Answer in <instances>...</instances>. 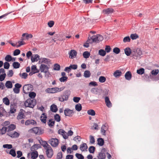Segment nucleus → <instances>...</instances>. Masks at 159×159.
Masks as SVG:
<instances>
[{
    "label": "nucleus",
    "mask_w": 159,
    "mask_h": 159,
    "mask_svg": "<svg viewBox=\"0 0 159 159\" xmlns=\"http://www.w3.org/2000/svg\"><path fill=\"white\" fill-rule=\"evenodd\" d=\"M69 58H70L73 59L75 57L77 54V52L74 50H71L69 53Z\"/></svg>",
    "instance_id": "obj_16"
},
{
    "label": "nucleus",
    "mask_w": 159,
    "mask_h": 159,
    "mask_svg": "<svg viewBox=\"0 0 159 159\" xmlns=\"http://www.w3.org/2000/svg\"><path fill=\"white\" fill-rule=\"evenodd\" d=\"M88 148V147L86 143H83L80 146V149L82 151H84Z\"/></svg>",
    "instance_id": "obj_27"
},
{
    "label": "nucleus",
    "mask_w": 159,
    "mask_h": 159,
    "mask_svg": "<svg viewBox=\"0 0 159 159\" xmlns=\"http://www.w3.org/2000/svg\"><path fill=\"white\" fill-rule=\"evenodd\" d=\"M58 133L62 135L63 138H64V134H65L66 131L63 129H60L58 131Z\"/></svg>",
    "instance_id": "obj_48"
},
{
    "label": "nucleus",
    "mask_w": 159,
    "mask_h": 159,
    "mask_svg": "<svg viewBox=\"0 0 159 159\" xmlns=\"http://www.w3.org/2000/svg\"><path fill=\"white\" fill-rule=\"evenodd\" d=\"M130 39L129 36L125 37L123 40L124 43L129 42L130 41Z\"/></svg>",
    "instance_id": "obj_60"
},
{
    "label": "nucleus",
    "mask_w": 159,
    "mask_h": 159,
    "mask_svg": "<svg viewBox=\"0 0 159 159\" xmlns=\"http://www.w3.org/2000/svg\"><path fill=\"white\" fill-rule=\"evenodd\" d=\"M31 157L32 159H35L38 156V152L36 151L34 152H32L31 154Z\"/></svg>",
    "instance_id": "obj_28"
},
{
    "label": "nucleus",
    "mask_w": 159,
    "mask_h": 159,
    "mask_svg": "<svg viewBox=\"0 0 159 159\" xmlns=\"http://www.w3.org/2000/svg\"><path fill=\"white\" fill-rule=\"evenodd\" d=\"M5 86L7 89H11L12 87V83L10 81H7L5 83Z\"/></svg>",
    "instance_id": "obj_23"
},
{
    "label": "nucleus",
    "mask_w": 159,
    "mask_h": 159,
    "mask_svg": "<svg viewBox=\"0 0 159 159\" xmlns=\"http://www.w3.org/2000/svg\"><path fill=\"white\" fill-rule=\"evenodd\" d=\"M49 68V67L47 65L42 64L40 66L39 70L41 72L46 73L48 72H48Z\"/></svg>",
    "instance_id": "obj_9"
},
{
    "label": "nucleus",
    "mask_w": 159,
    "mask_h": 159,
    "mask_svg": "<svg viewBox=\"0 0 159 159\" xmlns=\"http://www.w3.org/2000/svg\"><path fill=\"white\" fill-rule=\"evenodd\" d=\"M40 145L39 144H35L31 147V150L32 151H34L38 149Z\"/></svg>",
    "instance_id": "obj_30"
},
{
    "label": "nucleus",
    "mask_w": 159,
    "mask_h": 159,
    "mask_svg": "<svg viewBox=\"0 0 159 159\" xmlns=\"http://www.w3.org/2000/svg\"><path fill=\"white\" fill-rule=\"evenodd\" d=\"M62 152H60L57 153L56 159H62Z\"/></svg>",
    "instance_id": "obj_63"
},
{
    "label": "nucleus",
    "mask_w": 159,
    "mask_h": 159,
    "mask_svg": "<svg viewBox=\"0 0 159 159\" xmlns=\"http://www.w3.org/2000/svg\"><path fill=\"white\" fill-rule=\"evenodd\" d=\"M32 90V85L29 84L24 85L23 88V92L25 94L29 93L31 92Z\"/></svg>",
    "instance_id": "obj_6"
},
{
    "label": "nucleus",
    "mask_w": 159,
    "mask_h": 159,
    "mask_svg": "<svg viewBox=\"0 0 159 159\" xmlns=\"http://www.w3.org/2000/svg\"><path fill=\"white\" fill-rule=\"evenodd\" d=\"M91 75V73L89 70H86L84 72V75L86 78L89 77Z\"/></svg>",
    "instance_id": "obj_38"
},
{
    "label": "nucleus",
    "mask_w": 159,
    "mask_h": 159,
    "mask_svg": "<svg viewBox=\"0 0 159 159\" xmlns=\"http://www.w3.org/2000/svg\"><path fill=\"white\" fill-rule=\"evenodd\" d=\"M159 73V70H153L152 71L151 73L152 75L155 76L156 75H157Z\"/></svg>",
    "instance_id": "obj_52"
},
{
    "label": "nucleus",
    "mask_w": 159,
    "mask_h": 159,
    "mask_svg": "<svg viewBox=\"0 0 159 159\" xmlns=\"http://www.w3.org/2000/svg\"><path fill=\"white\" fill-rule=\"evenodd\" d=\"M125 76L127 80H130L132 77L130 71H128L125 73Z\"/></svg>",
    "instance_id": "obj_22"
},
{
    "label": "nucleus",
    "mask_w": 159,
    "mask_h": 159,
    "mask_svg": "<svg viewBox=\"0 0 159 159\" xmlns=\"http://www.w3.org/2000/svg\"><path fill=\"white\" fill-rule=\"evenodd\" d=\"M41 60H42V63L48 64L49 62V60L46 58H44Z\"/></svg>",
    "instance_id": "obj_56"
},
{
    "label": "nucleus",
    "mask_w": 159,
    "mask_h": 159,
    "mask_svg": "<svg viewBox=\"0 0 159 159\" xmlns=\"http://www.w3.org/2000/svg\"><path fill=\"white\" fill-rule=\"evenodd\" d=\"M125 53L127 56H129L131 53V50L129 47L126 48L124 49Z\"/></svg>",
    "instance_id": "obj_25"
},
{
    "label": "nucleus",
    "mask_w": 159,
    "mask_h": 159,
    "mask_svg": "<svg viewBox=\"0 0 159 159\" xmlns=\"http://www.w3.org/2000/svg\"><path fill=\"white\" fill-rule=\"evenodd\" d=\"M55 120L57 122H59L61 120V118L58 114H56L54 116Z\"/></svg>",
    "instance_id": "obj_47"
},
{
    "label": "nucleus",
    "mask_w": 159,
    "mask_h": 159,
    "mask_svg": "<svg viewBox=\"0 0 159 159\" xmlns=\"http://www.w3.org/2000/svg\"><path fill=\"white\" fill-rule=\"evenodd\" d=\"M50 110L53 112H56L57 111V106L55 104H52L51 105Z\"/></svg>",
    "instance_id": "obj_29"
},
{
    "label": "nucleus",
    "mask_w": 159,
    "mask_h": 159,
    "mask_svg": "<svg viewBox=\"0 0 159 159\" xmlns=\"http://www.w3.org/2000/svg\"><path fill=\"white\" fill-rule=\"evenodd\" d=\"M47 118V116L45 113H43L40 117V120L43 123H46V122Z\"/></svg>",
    "instance_id": "obj_20"
},
{
    "label": "nucleus",
    "mask_w": 159,
    "mask_h": 159,
    "mask_svg": "<svg viewBox=\"0 0 159 159\" xmlns=\"http://www.w3.org/2000/svg\"><path fill=\"white\" fill-rule=\"evenodd\" d=\"M3 102L6 105H8L10 104L9 100L8 99L7 97H5L3 98Z\"/></svg>",
    "instance_id": "obj_39"
},
{
    "label": "nucleus",
    "mask_w": 159,
    "mask_h": 159,
    "mask_svg": "<svg viewBox=\"0 0 159 159\" xmlns=\"http://www.w3.org/2000/svg\"><path fill=\"white\" fill-rule=\"evenodd\" d=\"M87 113L92 116H94L95 115V112L94 110L92 109L88 110L87 111Z\"/></svg>",
    "instance_id": "obj_41"
},
{
    "label": "nucleus",
    "mask_w": 159,
    "mask_h": 159,
    "mask_svg": "<svg viewBox=\"0 0 159 159\" xmlns=\"http://www.w3.org/2000/svg\"><path fill=\"white\" fill-rule=\"evenodd\" d=\"M75 109L78 111H80L82 109V106L81 104L79 103L76 104L75 106Z\"/></svg>",
    "instance_id": "obj_40"
},
{
    "label": "nucleus",
    "mask_w": 159,
    "mask_h": 159,
    "mask_svg": "<svg viewBox=\"0 0 159 159\" xmlns=\"http://www.w3.org/2000/svg\"><path fill=\"white\" fill-rule=\"evenodd\" d=\"M39 70L37 69L36 66L35 65H33L31 67V71L29 75L31 76L33 74L38 73Z\"/></svg>",
    "instance_id": "obj_13"
},
{
    "label": "nucleus",
    "mask_w": 159,
    "mask_h": 159,
    "mask_svg": "<svg viewBox=\"0 0 159 159\" xmlns=\"http://www.w3.org/2000/svg\"><path fill=\"white\" fill-rule=\"evenodd\" d=\"M133 55L134 59H137L140 58L139 56L142 54V52L139 48H137L132 52Z\"/></svg>",
    "instance_id": "obj_5"
},
{
    "label": "nucleus",
    "mask_w": 159,
    "mask_h": 159,
    "mask_svg": "<svg viewBox=\"0 0 159 159\" xmlns=\"http://www.w3.org/2000/svg\"><path fill=\"white\" fill-rule=\"evenodd\" d=\"M53 69L54 70H59L60 69V66L58 64H56L54 65Z\"/></svg>",
    "instance_id": "obj_53"
},
{
    "label": "nucleus",
    "mask_w": 159,
    "mask_h": 159,
    "mask_svg": "<svg viewBox=\"0 0 159 159\" xmlns=\"http://www.w3.org/2000/svg\"><path fill=\"white\" fill-rule=\"evenodd\" d=\"M106 78L103 76H101L99 78V81L101 83H104L106 81Z\"/></svg>",
    "instance_id": "obj_45"
},
{
    "label": "nucleus",
    "mask_w": 159,
    "mask_h": 159,
    "mask_svg": "<svg viewBox=\"0 0 159 159\" xmlns=\"http://www.w3.org/2000/svg\"><path fill=\"white\" fill-rule=\"evenodd\" d=\"M25 124L26 125H37V123L36 121L33 120H28L26 121Z\"/></svg>",
    "instance_id": "obj_15"
},
{
    "label": "nucleus",
    "mask_w": 159,
    "mask_h": 159,
    "mask_svg": "<svg viewBox=\"0 0 159 159\" xmlns=\"http://www.w3.org/2000/svg\"><path fill=\"white\" fill-rule=\"evenodd\" d=\"M105 100L107 107H110L112 106V104L109 100V98L108 97H105Z\"/></svg>",
    "instance_id": "obj_17"
},
{
    "label": "nucleus",
    "mask_w": 159,
    "mask_h": 159,
    "mask_svg": "<svg viewBox=\"0 0 159 159\" xmlns=\"http://www.w3.org/2000/svg\"><path fill=\"white\" fill-rule=\"evenodd\" d=\"M106 157L105 153L102 151L99 153L97 157L98 159H105Z\"/></svg>",
    "instance_id": "obj_19"
},
{
    "label": "nucleus",
    "mask_w": 159,
    "mask_h": 159,
    "mask_svg": "<svg viewBox=\"0 0 159 159\" xmlns=\"http://www.w3.org/2000/svg\"><path fill=\"white\" fill-rule=\"evenodd\" d=\"M122 72L119 70H116L114 73V76L116 78H119L121 75Z\"/></svg>",
    "instance_id": "obj_24"
},
{
    "label": "nucleus",
    "mask_w": 159,
    "mask_h": 159,
    "mask_svg": "<svg viewBox=\"0 0 159 159\" xmlns=\"http://www.w3.org/2000/svg\"><path fill=\"white\" fill-rule=\"evenodd\" d=\"M120 52V50L118 48L115 47L113 49V52L116 54L119 53Z\"/></svg>",
    "instance_id": "obj_54"
},
{
    "label": "nucleus",
    "mask_w": 159,
    "mask_h": 159,
    "mask_svg": "<svg viewBox=\"0 0 159 159\" xmlns=\"http://www.w3.org/2000/svg\"><path fill=\"white\" fill-rule=\"evenodd\" d=\"M20 65V64L18 62H14L13 64V67L15 69L19 68Z\"/></svg>",
    "instance_id": "obj_49"
},
{
    "label": "nucleus",
    "mask_w": 159,
    "mask_h": 159,
    "mask_svg": "<svg viewBox=\"0 0 159 159\" xmlns=\"http://www.w3.org/2000/svg\"><path fill=\"white\" fill-rule=\"evenodd\" d=\"M25 36V37L27 39H31L33 37V35L31 34H28L27 33H25L23 34L22 36L24 37Z\"/></svg>",
    "instance_id": "obj_34"
},
{
    "label": "nucleus",
    "mask_w": 159,
    "mask_h": 159,
    "mask_svg": "<svg viewBox=\"0 0 159 159\" xmlns=\"http://www.w3.org/2000/svg\"><path fill=\"white\" fill-rule=\"evenodd\" d=\"M83 55L84 58L87 59L89 57L90 53L88 51H86L83 52Z\"/></svg>",
    "instance_id": "obj_37"
},
{
    "label": "nucleus",
    "mask_w": 159,
    "mask_h": 159,
    "mask_svg": "<svg viewBox=\"0 0 159 159\" xmlns=\"http://www.w3.org/2000/svg\"><path fill=\"white\" fill-rule=\"evenodd\" d=\"M36 96V94L34 92H30L29 93V96L31 98L30 99H34V98Z\"/></svg>",
    "instance_id": "obj_44"
},
{
    "label": "nucleus",
    "mask_w": 159,
    "mask_h": 159,
    "mask_svg": "<svg viewBox=\"0 0 159 159\" xmlns=\"http://www.w3.org/2000/svg\"><path fill=\"white\" fill-rule=\"evenodd\" d=\"M130 37L132 39H135L138 38V36L136 34H131Z\"/></svg>",
    "instance_id": "obj_58"
},
{
    "label": "nucleus",
    "mask_w": 159,
    "mask_h": 159,
    "mask_svg": "<svg viewBox=\"0 0 159 159\" xmlns=\"http://www.w3.org/2000/svg\"><path fill=\"white\" fill-rule=\"evenodd\" d=\"M73 134V132L71 130L68 131L67 133L66 132L65 134H64V139H67L68 138L69 136H71Z\"/></svg>",
    "instance_id": "obj_21"
},
{
    "label": "nucleus",
    "mask_w": 159,
    "mask_h": 159,
    "mask_svg": "<svg viewBox=\"0 0 159 159\" xmlns=\"http://www.w3.org/2000/svg\"><path fill=\"white\" fill-rule=\"evenodd\" d=\"M31 130H32L35 134L39 135L42 134L44 132L43 129L38 127L33 128Z\"/></svg>",
    "instance_id": "obj_8"
},
{
    "label": "nucleus",
    "mask_w": 159,
    "mask_h": 159,
    "mask_svg": "<svg viewBox=\"0 0 159 159\" xmlns=\"http://www.w3.org/2000/svg\"><path fill=\"white\" fill-rule=\"evenodd\" d=\"M54 123L55 122L54 121H53L52 119H50L48 123V124L49 126L52 127L54 125Z\"/></svg>",
    "instance_id": "obj_57"
},
{
    "label": "nucleus",
    "mask_w": 159,
    "mask_h": 159,
    "mask_svg": "<svg viewBox=\"0 0 159 159\" xmlns=\"http://www.w3.org/2000/svg\"><path fill=\"white\" fill-rule=\"evenodd\" d=\"M76 157L78 159H84V156L81 154L77 153L75 154Z\"/></svg>",
    "instance_id": "obj_59"
},
{
    "label": "nucleus",
    "mask_w": 159,
    "mask_h": 159,
    "mask_svg": "<svg viewBox=\"0 0 159 159\" xmlns=\"http://www.w3.org/2000/svg\"><path fill=\"white\" fill-rule=\"evenodd\" d=\"M24 104L26 107L33 108L36 104V100L34 99L29 98L25 102Z\"/></svg>",
    "instance_id": "obj_1"
},
{
    "label": "nucleus",
    "mask_w": 159,
    "mask_h": 159,
    "mask_svg": "<svg viewBox=\"0 0 159 159\" xmlns=\"http://www.w3.org/2000/svg\"><path fill=\"white\" fill-rule=\"evenodd\" d=\"M25 116L24 112L23 111H20L19 113L17 116V119H21L24 118Z\"/></svg>",
    "instance_id": "obj_33"
},
{
    "label": "nucleus",
    "mask_w": 159,
    "mask_h": 159,
    "mask_svg": "<svg viewBox=\"0 0 159 159\" xmlns=\"http://www.w3.org/2000/svg\"><path fill=\"white\" fill-rule=\"evenodd\" d=\"M13 75V72L12 70H10L7 73V75L8 77H11Z\"/></svg>",
    "instance_id": "obj_64"
},
{
    "label": "nucleus",
    "mask_w": 159,
    "mask_h": 159,
    "mask_svg": "<svg viewBox=\"0 0 159 159\" xmlns=\"http://www.w3.org/2000/svg\"><path fill=\"white\" fill-rule=\"evenodd\" d=\"M64 114L66 116L71 117L73 115L74 112L73 110L69 108H66L64 111Z\"/></svg>",
    "instance_id": "obj_11"
},
{
    "label": "nucleus",
    "mask_w": 159,
    "mask_h": 159,
    "mask_svg": "<svg viewBox=\"0 0 159 159\" xmlns=\"http://www.w3.org/2000/svg\"><path fill=\"white\" fill-rule=\"evenodd\" d=\"M3 147L4 148L10 149L12 148V146L11 144H5L3 145Z\"/></svg>",
    "instance_id": "obj_51"
},
{
    "label": "nucleus",
    "mask_w": 159,
    "mask_h": 159,
    "mask_svg": "<svg viewBox=\"0 0 159 159\" xmlns=\"http://www.w3.org/2000/svg\"><path fill=\"white\" fill-rule=\"evenodd\" d=\"M114 12V9L111 8H108L102 10V12L105 15H109Z\"/></svg>",
    "instance_id": "obj_12"
},
{
    "label": "nucleus",
    "mask_w": 159,
    "mask_h": 159,
    "mask_svg": "<svg viewBox=\"0 0 159 159\" xmlns=\"http://www.w3.org/2000/svg\"><path fill=\"white\" fill-rule=\"evenodd\" d=\"M9 154L14 157H15L16 155L15 150L13 149H11L10 150L9 152Z\"/></svg>",
    "instance_id": "obj_61"
},
{
    "label": "nucleus",
    "mask_w": 159,
    "mask_h": 159,
    "mask_svg": "<svg viewBox=\"0 0 159 159\" xmlns=\"http://www.w3.org/2000/svg\"><path fill=\"white\" fill-rule=\"evenodd\" d=\"M99 54L102 56H104L106 55V52L103 49H100L98 51Z\"/></svg>",
    "instance_id": "obj_42"
},
{
    "label": "nucleus",
    "mask_w": 159,
    "mask_h": 159,
    "mask_svg": "<svg viewBox=\"0 0 159 159\" xmlns=\"http://www.w3.org/2000/svg\"><path fill=\"white\" fill-rule=\"evenodd\" d=\"M7 130V128L5 127H3L2 129H0V134H5Z\"/></svg>",
    "instance_id": "obj_36"
},
{
    "label": "nucleus",
    "mask_w": 159,
    "mask_h": 159,
    "mask_svg": "<svg viewBox=\"0 0 159 159\" xmlns=\"http://www.w3.org/2000/svg\"><path fill=\"white\" fill-rule=\"evenodd\" d=\"M70 92L68 90H66L65 91L61 97L59 98V100L61 102H63L67 100L70 95Z\"/></svg>",
    "instance_id": "obj_3"
},
{
    "label": "nucleus",
    "mask_w": 159,
    "mask_h": 159,
    "mask_svg": "<svg viewBox=\"0 0 159 159\" xmlns=\"http://www.w3.org/2000/svg\"><path fill=\"white\" fill-rule=\"evenodd\" d=\"M47 156L49 158H51L53 154V150L50 146L49 147L44 149Z\"/></svg>",
    "instance_id": "obj_7"
},
{
    "label": "nucleus",
    "mask_w": 159,
    "mask_h": 159,
    "mask_svg": "<svg viewBox=\"0 0 159 159\" xmlns=\"http://www.w3.org/2000/svg\"><path fill=\"white\" fill-rule=\"evenodd\" d=\"M48 143L53 147L57 146L59 143V141L57 139L52 138L48 141Z\"/></svg>",
    "instance_id": "obj_10"
},
{
    "label": "nucleus",
    "mask_w": 159,
    "mask_h": 159,
    "mask_svg": "<svg viewBox=\"0 0 159 159\" xmlns=\"http://www.w3.org/2000/svg\"><path fill=\"white\" fill-rule=\"evenodd\" d=\"M64 89V88L63 87L60 88L55 87L51 88H48L46 89V91L48 93H54L61 92Z\"/></svg>",
    "instance_id": "obj_2"
},
{
    "label": "nucleus",
    "mask_w": 159,
    "mask_h": 159,
    "mask_svg": "<svg viewBox=\"0 0 159 159\" xmlns=\"http://www.w3.org/2000/svg\"><path fill=\"white\" fill-rule=\"evenodd\" d=\"M39 60V56L38 54H36L34 57H32L31 58V60L32 62L37 61Z\"/></svg>",
    "instance_id": "obj_26"
},
{
    "label": "nucleus",
    "mask_w": 159,
    "mask_h": 159,
    "mask_svg": "<svg viewBox=\"0 0 159 159\" xmlns=\"http://www.w3.org/2000/svg\"><path fill=\"white\" fill-rule=\"evenodd\" d=\"M19 75L22 79H26L28 76V74L26 73H23L22 74L20 73Z\"/></svg>",
    "instance_id": "obj_43"
},
{
    "label": "nucleus",
    "mask_w": 159,
    "mask_h": 159,
    "mask_svg": "<svg viewBox=\"0 0 159 159\" xmlns=\"http://www.w3.org/2000/svg\"><path fill=\"white\" fill-rule=\"evenodd\" d=\"M16 128V126L14 124H11L7 128V133L11 132Z\"/></svg>",
    "instance_id": "obj_18"
},
{
    "label": "nucleus",
    "mask_w": 159,
    "mask_h": 159,
    "mask_svg": "<svg viewBox=\"0 0 159 159\" xmlns=\"http://www.w3.org/2000/svg\"><path fill=\"white\" fill-rule=\"evenodd\" d=\"M5 61H12V57L10 55H7L5 57Z\"/></svg>",
    "instance_id": "obj_55"
},
{
    "label": "nucleus",
    "mask_w": 159,
    "mask_h": 159,
    "mask_svg": "<svg viewBox=\"0 0 159 159\" xmlns=\"http://www.w3.org/2000/svg\"><path fill=\"white\" fill-rule=\"evenodd\" d=\"M145 70L143 68H141L137 70V73L140 75H142L144 73Z\"/></svg>",
    "instance_id": "obj_35"
},
{
    "label": "nucleus",
    "mask_w": 159,
    "mask_h": 159,
    "mask_svg": "<svg viewBox=\"0 0 159 159\" xmlns=\"http://www.w3.org/2000/svg\"><path fill=\"white\" fill-rule=\"evenodd\" d=\"M42 145L44 147V149H45L50 146V145H49L46 141L43 142Z\"/></svg>",
    "instance_id": "obj_46"
},
{
    "label": "nucleus",
    "mask_w": 159,
    "mask_h": 159,
    "mask_svg": "<svg viewBox=\"0 0 159 159\" xmlns=\"http://www.w3.org/2000/svg\"><path fill=\"white\" fill-rule=\"evenodd\" d=\"M98 144L100 146H102L104 143V141L102 138H99L97 139Z\"/></svg>",
    "instance_id": "obj_32"
},
{
    "label": "nucleus",
    "mask_w": 159,
    "mask_h": 159,
    "mask_svg": "<svg viewBox=\"0 0 159 159\" xmlns=\"http://www.w3.org/2000/svg\"><path fill=\"white\" fill-rule=\"evenodd\" d=\"M7 135L12 138H16L19 136L20 134L16 131H12L7 133Z\"/></svg>",
    "instance_id": "obj_14"
},
{
    "label": "nucleus",
    "mask_w": 159,
    "mask_h": 159,
    "mask_svg": "<svg viewBox=\"0 0 159 159\" xmlns=\"http://www.w3.org/2000/svg\"><path fill=\"white\" fill-rule=\"evenodd\" d=\"M95 147L93 146H91L89 147V150L90 153H93L95 151Z\"/></svg>",
    "instance_id": "obj_50"
},
{
    "label": "nucleus",
    "mask_w": 159,
    "mask_h": 159,
    "mask_svg": "<svg viewBox=\"0 0 159 159\" xmlns=\"http://www.w3.org/2000/svg\"><path fill=\"white\" fill-rule=\"evenodd\" d=\"M107 127L105 125H102L101 129V133L103 135L106 134L105 132L106 130L107 129Z\"/></svg>",
    "instance_id": "obj_31"
},
{
    "label": "nucleus",
    "mask_w": 159,
    "mask_h": 159,
    "mask_svg": "<svg viewBox=\"0 0 159 159\" xmlns=\"http://www.w3.org/2000/svg\"><path fill=\"white\" fill-rule=\"evenodd\" d=\"M92 129H95L97 130L98 129V125L96 123H94L93 124V125L92 127Z\"/></svg>",
    "instance_id": "obj_62"
},
{
    "label": "nucleus",
    "mask_w": 159,
    "mask_h": 159,
    "mask_svg": "<svg viewBox=\"0 0 159 159\" xmlns=\"http://www.w3.org/2000/svg\"><path fill=\"white\" fill-rule=\"evenodd\" d=\"M91 39L92 42L98 43L99 41H102L103 39V36L99 34L93 35L91 38Z\"/></svg>",
    "instance_id": "obj_4"
}]
</instances>
